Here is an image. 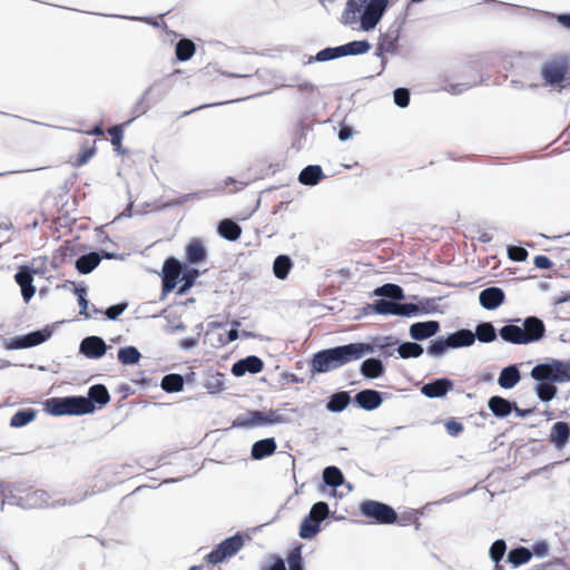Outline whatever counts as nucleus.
Returning <instances> with one entry per match:
<instances>
[{
  "instance_id": "obj_1",
  "label": "nucleus",
  "mask_w": 570,
  "mask_h": 570,
  "mask_svg": "<svg viewBox=\"0 0 570 570\" xmlns=\"http://www.w3.org/2000/svg\"><path fill=\"white\" fill-rule=\"evenodd\" d=\"M389 0H347L340 21L344 26L357 28L364 32L372 31L382 20Z\"/></svg>"
},
{
  "instance_id": "obj_2",
  "label": "nucleus",
  "mask_w": 570,
  "mask_h": 570,
  "mask_svg": "<svg viewBox=\"0 0 570 570\" xmlns=\"http://www.w3.org/2000/svg\"><path fill=\"white\" fill-rule=\"evenodd\" d=\"M374 352V347L366 343H350L316 353L312 358V370L317 373H326L343 365L362 358Z\"/></svg>"
},
{
  "instance_id": "obj_3",
  "label": "nucleus",
  "mask_w": 570,
  "mask_h": 570,
  "mask_svg": "<svg viewBox=\"0 0 570 570\" xmlns=\"http://www.w3.org/2000/svg\"><path fill=\"white\" fill-rule=\"evenodd\" d=\"M546 334L542 320L537 316L525 317L521 325L508 324L499 330L500 337L515 345H527L539 342Z\"/></svg>"
},
{
  "instance_id": "obj_4",
  "label": "nucleus",
  "mask_w": 570,
  "mask_h": 570,
  "mask_svg": "<svg viewBox=\"0 0 570 570\" xmlns=\"http://www.w3.org/2000/svg\"><path fill=\"white\" fill-rule=\"evenodd\" d=\"M289 419L278 410L250 411L246 415L238 416L234 425L245 429L267 428L288 423Z\"/></svg>"
},
{
  "instance_id": "obj_5",
  "label": "nucleus",
  "mask_w": 570,
  "mask_h": 570,
  "mask_svg": "<svg viewBox=\"0 0 570 570\" xmlns=\"http://www.w3.org/2000/svg\"><path fill=\"white\" fill-rule=\"evenodd\" d=\"M531 376L535 381H550L554 383L570 382V361H552L538 364L531 370Z\"/></svg>"
},
{
  "instance_id": "obj_6",
  "label": "nucleus",
  "mask_w": 570,
  "mask_h": 570,
  "mask_svg": "<svg viewBox=\"0 0 570 570\" xmlns=\"http://www.w3.org/2000/svg\"><path fill=\"white\" fill-rule=\"evenodd\" d=\"M330 514L328 504L324 501L314 503L308 514L303 519L299 527V537L303 539H313L321 530V522Z\"/></svg>"
},
{
  "instance_id": "obj_7",
  "label": "nucleus",
  "mask_w": 570,
  "mask_h": 570,
  "mask_svg": "<svg viewBox=\"0 0 570 570\" xmlns=\"http://www.w3.org/2000/svg\"><path fill=\"white\" fill-rule=\"evenodd\" d=\"M360 511L364 517L374 519L381 524H392L397 519V514L393 508L374 500H366L362 502Z\"/></svg>"
},
{
  "instance_id": "obj_8",
  "label": "nucleus",
  "mask_w": 570,
  "mask_h": 570,
  "mask_svg": "<svg viewBox=\"0 0 570 570\" xmlns=\"http://www.w3.org/2000/svg\"><path fill=\"white\" fill-rule=\"evenodd\" d=\"M243 537L235 534L220 542L210 553L207 554L206 559L212 564L220 563L225 559L236 554L243 548Z\"/></svg>"
},
{
  "instance_id": "obj_9",
  "label": "nucleus",
  "mask_w": 570,
  "mask_h": 570,
  "mask_svg": "<svg viewBox=\"0 0 570 570\" xmlns=\"http://www.w3.org/2000/svg\"><path fill=\"white\" fill-rule=\"evenodd\" d=\"M51 334L52 332L48 327L39 331H33L26 335H20L11 338L7 344V347L11 350L33 347L49 340Z\"/></svg>"
},
{
  "instance_id": "obj_10",
  "label": "nucleus",
  "mask_w": 570,
  "mask_h": 570,
  "mask_svg": "<svg viewBox=\"0 0 570 570\" xmlns=\"http://www.w3.org/2000/svg\"><path fill=\"white\" fill-rule=\"evenodd\" d=\"M183 273V265L176 258L166 259L163 267V294L171 292Z\"/></svg>"
},
{
  "instance_id": "obj_11",
  "label": "nucleus",
  "mask_w": 570,
  "mask_h": 570,
  "mask_svg": "<svg viewBox=\"0 0 570 570\" xmlns=\"http://www.w3.org/2000/svg\"><path fill=\"white\" fill-rule=\"evenodd\" d=\"M107 344L102 337L91 335L85 337L79 345V352L88 358H100L107 352Z\"/></svg>"
},
{
  "instance_id": "obj_12",
  "label": "nucleus",
  "mask_w": 570,
  "mask_h": 570,
  "mask_svg": "<svg viewBox=\"0 0 570 570\" xmlns=\"http://www.w3.org/2000/svg\"><path fill=\"white\" fill-rule=\"evenodd\" d=\"M567 73V67L562 61H549L546 62L541 68V75L547 83L560 85Z\"/></svg>"
},
{
  "instance_id": "obj_13",
  "label": "nucleus",
  "mask_w": 570,
  "mask_h": 570,
  "mask_svg": "<svg viewBox=\"0 0 570 570\" xmlns=\"http://www.w3.org/2000/svg\"><path fill=\"white\" fill-rule=\"evenodd\" d=\"M505 294L499 287H488L480 292L479 294V303L480 305L488 311L497 309L504 302Z\"/></svg>"
},
{
  "instance_id": "obj_14",
  "label": "nucleus",
  "mask_w": 570,
  "mask_h": 570,
  "mask_svg": "<svg viewBox=\"0 0 570 570\" xmlns=\"http://www.w3.org/2000/svg\"><path fill=\"white\" fill-rule=\"evenodd\" d=\"M17 284L21 287V294L26 302H29L35 293L33 275L28 266H21L14 275Z\"/></svg>"
},
{
  "instance_id": "obj_15",
  "label": "nucleus",
  "mask_w": 570,
  "mask_h": 570,
  "mask_svg": "<svg viewBox=\"0 0 570 570\" xmlns=\"http://www.w3.org/2000/svg\"><path fill=\"white\" fill-rule=\"evenodd\" d=\"M453 387V382L449 379L442 377L424 384L421 387V393L429 399L443 397Z\"/></svg>"
},
{
  "instance_id": "obj_16",
  "label": "nucleus",
  "mask_w": 570,
  "mask_h": 570,
  "mask_svg": "<svg viewBox=\"0 0 570 570\" xmlns=\"http://www.w3.org/2000/svg\"><path fill=\"white\" fill-rule=\"evenodd\" d=\"M263 361L258 356L250 355L234 363L232 373L237 377L243 376L247 372L256 374L263 370Z\"/></svg>"
},
{
  "instance_id": "obj_17",
  "label": "nucleus",
  "mask_w": 570,
  "mask_h": 570,
  "mask_svg": "<svg viewBox=\"0 0 570 570\" xmlns=\"http://www.w3.org/2000/svg\"><path fill=\"white\" fill-rule=\"evenodd\" d=\"M17 504L22 508L38 509L49 505V494L43 490L28 492L23 497L17 498Z\"/></svg>"
},
{
  "instance_id": "obj_18",
  "label": "nucleus",
  "mask_w": 570,
  "mask_h": 570,
  "mask_svg": "<svg viewBox=\"0 0 570 570\" xmlns=\"http://www.w3.org/2000/svg\"><path fill=\"white\" fill-rule=\"evenodd\" d=\"M356 404L366 411H373L383 402L382 394L375 390H362L354 397Z\"/></svg>"
},
{
  "instance_id": "obj_19",
  "label": "nucleus",
  "mask_w": 570,
  "mask_h": 570,
  "mask_svg": "<svg viewBox=\"0 0 570 570\" xmlns=\"http://www.w3.org/2000/svg\"><path fill=\"white\" fill-rule=\"evenodd\" d=\"M440 330L436 321L417 322L410 326V336L415 341L426 340L435 335Z\"/></svg>"
},
{
  "instance_id": "obj_20",
  "label": "nucleus",
  "mask_w": 570,
  "mask_h": 570,
  "mask_svg": "<svg viewBox=\"0 0 570 570\" xmlns=\"http://www.w3.org/2000/svg\"><path fill=\"white\" fill-rule=\"evenodd\" d=\"M69 415H83L92 413L96 406L86 396H67Z\"/></svg>"
},
{
  "instance_id": "obj_21",
  "label": "nucleus",
  "mask_w": 570,
  "mask_h": 570,
  "mask_svg": "<svg viewBox=\"0 0 570 570\" xmlns=\"http://www.w3.org/2000/svg\"><path fill=\"white\" fill-rule=\"evenodd\" d=\"M277 444L274 438L256 441L252 445L250 455L254 460H262L276 451Z\"/></svg>"
},
{
  "instance_id": "obj_22",
  "label": "nucleus",
  "mask_w": 570,
  "mask_h": 570,
  "mask_svg": "<svg viewBox=\"0 0 570 570\" xmlns=\"http://www.w3.org/2000/svg\"><path fill=\"white\" fill-rule=\"evenodd\" d=\"M514 403L501 396H492L488 401V407L497 417H507L513 411Z\"/></svg>"
},
{
  "instance_id": "obj_23",
  "label": "nucleus",
  "mask_w": 570,
  "mask_h": 570,
  "mask_svg": "<svg viewBox=\"0 0 570 570\" xmlns=\"http://www.w3.org/2000/svg\"><path fill=\"white\" fill-rule=\"evenodd\" d=\"M451 348L468 347L475 342V336L471 330L462 328L448 336Z\"/></svg>"
},
{
  "instance_id": "obj_24",
  "label": "nucleus",
  "mask_w": 570,
  "mask_h": 570,
  "mask_svg": "<svg viewBox=\"0 0 570 570\" xmlns=\"http://www.w3.org/2000/svg\"><path fill=\"white\" fill-rule=\"evenodd\" d=\"M520 371L515 365H509L504 367L498 379V383L502 389H512L520 381Z\"/></svg>"
},
{
  "instance_id": "obj_25",
  "label": "nucleus",
  "mask_w": 570,
  "mask_h": 570,
  "mask_svg": "<svg viewBox=\"0 0 570 570\" xmlns=\"http://www.w3.org/2000/svg\"><path fill=\"white\" fill-rule=\"evenodd\" d=\"M570 436V428L566 422H557L551 429V442L556 448L561 449L566 445Z\"/></svg>"
},
{
  "instance_id": "obj_26",
  "label": "nucleus",
  "mask_w": 570,
  "mask_h": 570,
  "mask_svg": "<svg viewBox=\"0 0 570 570\" xmlns=\"http://www.w3.org/2000/svg\"><path fill=\"white\" fill-rule=\"evenodd\" d=\"M323 177L322 167L318 165L306 166L298 175V181L306 186H314L320 183Z\"/></svg>"
},
{
  "instance_id": "obj_27",
  "label": "nucleus",
  "mask_w": 570,
  "mask_h": 570,
  "mask_svg": "<svg viewBox=\"0 0 570 570\" xmlns=\"http://www.w3.org/2000/svg\"><path fill=\"white\" fill-rule=\"evenodd\" d=\"M100 262L101 256L96 252H91L80 256L76 261V268L81 274H89L99 265Z\"/></svg>"
},
{
  "instance_id": "obj_28",
  "label": "nucleus",
  "mask_w": 570,
  "mask_h": 570,
  "mask_svg": "<svg viewBox=\"0 0 570 570\" xmlns=\"http://www.w3.org/2000/svg\"><path fill=\"white\" fill-rule=\"evenodd\" d=\"M371 50V43L366 40H355L340 46L341 57L364 55Z\"/></svg>"
},
{
  "instance_id": "obj_29",
  "label": "nucleus",
  "mask_w": 570,
  "mask_h": 570,
  "mask_svg": "<svg viewBox=\"0 0 570 570\" xmlns=\"http://www.w3.org/2000/svg\"><path fill=\"white\" fill-rule=\"evenodd\" d=\"M360 371L367 379H377L383 374L384 366L381 360L372 357L363 361Z\"/></svg>"
},
{
  "instance_id": "obj_30",
  "label": "nucleus",
  "mask_w": 570,
  "mask_h": 570,
  "mask_svg": "<svg viewBox=\"0 0 570 570\" xmlns=\"http://www.w3.org/2000/svg\"><path fill=\"white\" fill-rule=\"evenodd\" d=\"M218 234L227 240H236L242 234V228L230 219H223L218 224Z\"/></svg>"
},
{
  "instance_id": "obj_31",
  "label": "nucleus",
  "mask_w": 570,
  "mask_h": 570,
  "mask_svg": "<svg viewBox=\"0 0 570 570\" xmlns=\"http://www.w3.org/2000/svg\"><path fill=\"white\" fill-rule=\"evenodd\" d=\"M475 340L481 343H492L497 340V331L491 322H482L476 325L475 332L473 333Z\"/></svg>"
},
{
  "instance_id": "obj_32",
  "label": "nucleus",
  "mask_w": 570,
  "mask_h": 570,
  "mask_svg": "<svg viewBox=\"0 0 570 570\" xmlns=\"http://www.w3.org/2000/svg\"><path fill=\"white\" fill-rule=\"evenodd\" d=\"M323 481L331 488H333V494L336 492V488L344 483V475L342 471L334 466H326L323 470Z\"/></svg>"
},
{
  "instance_id": "obj_33",
  "label": "nucleus",
  "mask_w": 570,
  "mask_h": 570,
  "mask_svg": "<svg viewBox=\"0 0 570 570\" xmlns=\"http://www.w3.org/2000/svg\"><path fill=\"white\" fill-rule=\"evenodd\" d=\"M293 267V263L289 256L279 255L274 259L273 273L276 278L285 279L288 276L289 271Z\"/></svg>"
},
{
  "instance_id": "obj_34",
  "label": "nucleus",
  "mask_w": 570,
  "mask_h": 570,
  "mask_svg": "<svg viewBox=\"0 0 570 570\" xmlns=\"http://www.w3.org/2000/svg\"><path fill=\"white\" fill-rule=\"evenodd\" d=\"M531 558L532 551L525 547H518L515 549L510 550V552L508 553V562L511 563L514 568L529 562Z\"/></svg>"
},
{
  "instance_id": "obj_35",
  "label": "nucleus",
  "mask_w": 570,
  "mask_h": 570,
  "mask_svg": "<svg viewBox=\"0 0 570 570\" xmlns=\"http://www.w3.org/2000/svg\"><path fill=\"white\" fill-rule=\"evenodd\" d=\"M186 256L189 263L198 264L205 259L206 250L200 240L194 239L186 247Z\"/></svg>"
},
{
  "instance_id": "obj_36",
  "label": "nucleus",
  "mask_w": 570,
  "mask_h": 570,
  "mask_svg": "<svg viewBox=\"0 0 570 570\" xmlns=\"http://www.w3.org/2000/svg\"><path fill=\"white\" fill-rule=\"evenodd\" d=\"M87 399H89L94 405L98 404L99 406H104L110 401V395L105 385L96 384L89 389Z\"/></svg>"
},
{
  "instance_id": "obj_37",
  "label": "nucleus",
  "mask_w": 570,
  "mask_h": 570,
  "mask_svg": "<svg viewBox=\"0 0 570 570\" xmlns=\"http://www.w3.org/2000/svg\"><path fill=\"white\" fill-rule=\"evenodd\" d=\"M397 35L387 33L383 36L376 47L375 55L382 57L384 53H394L397 48Z\"/></svg>"
},
{
  "instance_id": "obj_38",
  "label": "nucleus",
  "mask_w": 570,
  "mask_h": 570,
  "mask_svg": "<svg viewBox=\"0 0 570 570\" xmlns=\"http://www.w3.org/2000/svg\"><path fill=\"white\" fill-rule=\"evenodd\" d=\"M350 401L348 392H337L331 396L326 409L331 412L338 413L350 404Z\"/></svg>"
},
{
  "instance_id": "obj_39",
  "label": "nucleus",
  "mask_w": 570,
  "mask_h": 570,
  "mask_svg": "<svg viewBox=\"0 0 570 570\" xmlns=\"http://www.w3.org/2000/svg\"><path fill=\"white\" fill-rule=\"evenodd\" d=\"M374 295L381 297H389L395 302L402 301L404 298L403 289L395 284H385L383 286L377 287L374 291Z\"/></svg>"
},
{
  "instance_id": "obj_40",
  "label": "nucleus",
  "mask_w": 570,
  "mask_h": 570,
  "mask_svg": "<svg viewBox=\"0 0 570 570\" xmlns=\"http://www.w3.org/2000/svg\"><path fill=\"white\" fill-rule=\"evenodd\" d=\"M141 357L140 352L135 346L121 347L118 351V361L124 365H134L139 362Z\"/></svg>"
},
{
  "instance_id": "obj_41",
  "label": "nucleus",
  "mask_w": 570,
  "mask_h": 570,
  "mask_svg": "<svg viewBox=\"0 0 570 570\" xmlns=\"http://www.w3.org/2000/svg\"><path fill=\"white\" fill-rule=\"evenodd\" d=\"M397 302L379 299L372 305H367L365 311L372 309L381 315H396Z\"/></svg>"
},
{
  "instance_id": "obj_42",
  "label": "nucleus",
  "mask_w": 570,
  "mask_h": 570,
  "mask_svg": "<svg viewBox=\"0 0 570 570\" xmlns=\"http://www.w3.org/2000/svg\"><path fill=\"white\" fill-rule=\"evenodd\" d=\"M160 386L168 393L179 392L184 387V379L180 374H167L163 377Z\"/></svg>"
},
{
  "instance_id": "obj_43",
  "label": "nucleus",
  "mask_w": 570,
  "mask_h": 570,
  "mask_svg": "<svg viewBox=\"0 0 570 570\" xmlns=\"http://www.w3.org/2000/svg\"><path fill=\"white\" fill-rule=\"evenodd\" d=\"M37 412L32 409L19 410L16 412L11 420L10 425L12 428H22L36 419Z\"/></svg>"
},
{
  "instance_id": "obj_44",
  "label": "nucleus",
  "mask_w": 570,
  "mask_h": 570,
  "mask_svg": "<svg viewBox=\"0 0 570 570\" xmlns=\"http://www.w3.org/2000/svg\"><path fill=\"white\" fill-rule=\"evenodd\" d=\"M539 383L535 385V392L538 397L543 402L551 401L557 395V387L554 386V382L550 381H538Z\"/></svg>"
},
{
  "instance_id": "obj_45",
  "label": "nucleus",
  "mask_w": 570,
  "mask_h": 570,
  "mask_svg": "<svg viewBox=\"0 0 570 570\" xmlns=\"http://www.w3.org/2000/svg\"><path fill=\"white\" fill-rule=\"evenodd\" d=\"M507 552V542L503 539L495 540L489 550V558L495 563V570H501L499 562L503 559Z\"/></svg>"
},
{
  "instance_id": "obj_46",
  "label": "nucleus",
  "mask_w": 570,
  "mask_h": 570,
  "mask_svg": "<svg viewBox=\"0 0 570 570\" xmlns=\"http://www.w3.org/2000/svg\"><path fill=\"white\" fill-rule=\"evenodd\" d=\"M195 53V43L191 40L183 39L176 45V57L179 61L189 60Z\"/></svg>"
},
{
  "instance_id": "obj_47",
  "label": "nucleus",
  "mask_w": 570,
  "mask_h": 570,
  "mask_svg": "<svg viewBox=\"0 0 570 570\" xmlns=\"http://www.w3.org/2000/svg\"><path fill=\"white\" fill-rule=\"evenodd\" d=\"M423 352L422 345L415 342H404L397 347V353L402 358L419 357Z\"/></svg>"
},
{
  "instance_id": "obj_48",
  "label": "nucleus",
  "mask_w": 570,
  "mask_h": 570,
  "mask_svg": "<svg viewBox=\"0 0 570 570\" xmlns=\"http://www.w3.org/2000/svg\"><path fill=\"white\" fill-rule=\"evenodd\" d=\"M47 410L51 415H69L67 397L51 399L47 402Z\"/></svg>"
},
{
  "instance_id": "obj_49",
  "label": "nucleus",
  "mask_w": 570,
  "mask_h": 570,
  "mask_svg": "<svg viewBox=\"0 0 570 570\" xmlns=\"http://www.w3.org/2000/svg\"><path fill=\"white\" fill-rule=\"evenodd\" d=\"M451 348L448 337H438L430 342L428 353L431 356H441Z\"/></svg>"
},
{
  "instance_id": "obj_50",
  "label": "nucleus",
  "mask_w": 570,
  "mask_h": 570,
  "mask_svg": "<svg viewBox=\"0 0 570 570\" xmlns=\"http://www.w3.org/2000/svg\"><path fill=\"white\" fill-rule=\"evenodd\" d=\"M336 58H341L340 46L334 48L328 47L318 51L315 57L309 58V62L313 60L318 62H325Z\"/></svg>"
},
{
  "instance_id": "obj_51",
  "label": "nucleus",
  "mask_w": 570,
  "mask_h": 570,
  "mask_svg": "<svg viewBox=\"0 0 570 570\" xmlns=\"http://www.w3.org/2000/svg\"><path fill=\"white\" fill-rule=\"evenodd\" d=\"M198 277V271L193 269L188 272L181 273V282L183 285L178 289V294L186 293L195 283L196 278Z\"/></svg>"
},
{
  "instance_id": "obj_52",
  "label": "nucleus",
  "mask_w": 570,
  "mask_h": 570,
  "mask_svg": "<svg viewBox=\"0 0 570 570\" xmlns=\"http://www.w3.org/2000/svg\"><path fill=\"white\" fill-rule=\"evenodd\" d=\"M223 376L220 374L214 375L206 380L204 386L209 393H219L224 390Z\"/></svg>"
},
{
  "instance_id": "obj_53",
  "label": "nucleus",
  "mask_w": 570,
  "mask_h": 570,
  "mask_svg": "<svg viewBox=\"0 0 570 570\" xmlns=\"http://www.w3.org/2000/svg\"><path fill=\"white\" fill-rule=\"evenodd\" d=\"M393 100L400 108H405L410 104V91L406 88H397L393 91Z\"/></svg>"
},
{
  "instance_id": "obj_54",
  "label": "nucleus",
  "mask_w": 570,
  "mask_h": 570,
  "mask_svg": "<svg viewBox=\"0 0 570 570\" xmlns=\"http://www.w3.org/2000/svg\"><path fill=\"white\" fill-rule=\"evenodd\" d=\"M419 311L420 308L416 304L397 302L396 315L411 317L416 315Z\"/></svg>"
},
{
  "instance_id": "obj_55",
  "label": "nucleus",
  "mask_w": 570,
  "mask_h": 570,
  "mask_svg": "<svg viewBox=\"0 0 570 570\" xmlns=\"http://www.w3.org/2000/svg\"><path fill=\"white\" fill-rule=\"evenodd\" d=\"M508 256L514 262H524L528 257V252L521 246H508Z\"/></svg>"
},
{
  "instance_id": "obj_56",
  "label": "nucleus",
  "mask_w": 570,
  "mask_h": 570,
  "mask_svg": "<svg viewBox=\"0 0 570 570\" xmlns=\"http://www.w3.org/2000/svg\"><path fill=\"white\" fill-rule=\"evenodd\" d=\"M127 307H128L127 303H119L116 305H111L105 312L106 317L110 321H115L127 309Z\"/></svg>"
},
{
  "instance_id": "obj_57",
  "label": "nucleus",
  "mask_w": 570,
  "mask_h": 570,
  "mask_svg": "<svg viewBox=\"0 0 570 570\" xmlns=\"http://www.w3.org/2000/svg\"><path fill=\"white\" fill-rule=\"evenodd\" d=\"M289 570H304L301 552L293 551L287 558Z\"/></svg>"
},
{
  "instance_id": "obj_58",
  "label": "nucleus",
  "mask_w": 570,
  "mask_h": 570,
  "mask_svg": "<svg viewBox=\"0 0 570 570\" xmlns=\"http://www.w3.org/2000/svg\"><path fill=\"white\" fill-rule=\"evenodd\" d=\"M87 497H88V493L85 492L82 495L73 497V498H71L69 500H67V499H58V500H56V501H53L51 503V507L59 508V507H65V505H73V504H77V503L81 502Z\"/></svg>"
},
{
  "instance_id": "obj_59",
  "label": "nucleus",
  "mask_w": 570,
  "mask_h": 570,
  "mask_svg": "<svg viewBox=\"0 0 570 570\" xmlns=\"http://www.w3.org/2000/svg\"><path fill=\"white\" fill-rule=\"evenodd\" d=\"M108 132L110 134L111 136V144L114 146H120L121 144V140H122V126L121 125H116V126H112Z\"/></svg>"
},
{
  "instance_id": "obj_60",
  "label": "nucleus",
  "mask_w": 570,
  "mask_h": 570,
  "mask_svg": "<svg viewBox=\"0 0 570 570\" xmlns=\"http://www.w3.org/2000/svg\"><path fill=\"white\" fill-rule=\"evenodd\" d=\"M549 546L544 541H539L532 547V556H537L538 558H543L548 554Z\"/></svg>"
},
{
  "instance_id": "obj_61",
  "label": "nucleus",
  "mask_w": 570,
  "mask_h": 570,
  "mask_svg": "<svg viewBox=\"0 0 570 570\" xmlns=\"http://www.w3.org/2000/svg\"><path fill=\"white\" fill-rule=\"evenodd\" d=\"M445 430L451 436H456L460 432H462L463 426L460 422L449 420L445 423Z\"/></svg>"
},
{
  "instance_id": "obj_62",
  "label": "nucleus",
  "mask_w": 570,
  "mask_h": 570,
  "mask_svg": "<svg viewBox=\"0 0 570 570\" xmlns=\"http://www.w3.org/2000/svg\"><path fill=\"white\" fill-rule=\"evenodd\" d=\"M534 265H535V267H538L540 269H547V268L551 267L552 262L550 261L549 257H547L544 255H538L534 257Z\"/></svg>"
},
{
  "instance_id": "obj_63",
  "label": "nucleus",
  "mask_w": 570,
  "mask_h": 570,
  "mask_svg": "<svg viewBox=\"0 0 570 570\" xmlns=\"http://www.w3.org/2000/svg\"><path fill=\"white\" fill-rule=\"evenodd\" d=\"M185 330H186V326L184 325L183 322H177V323L168 322V324L165 327V331L167 333H169V334H174V333H177V332H183Z\"/></svg>"
},
{
  "instance_id": "obj_64",
  "label": "nucleus",
  "mask_w": 570,
  "mask_h": 570,
  "mask_svg": "<svg viewBox=\"0 0 570 570\" xmlns=\"http://www.w3.org/2000/svg\"><path fill=\"white\" fill-rule=\"evenodd\" d=\"M353 136V129L348 126H343L338 131V138L342 141L348 140Z\"/></svg>"
}]
</instances>
